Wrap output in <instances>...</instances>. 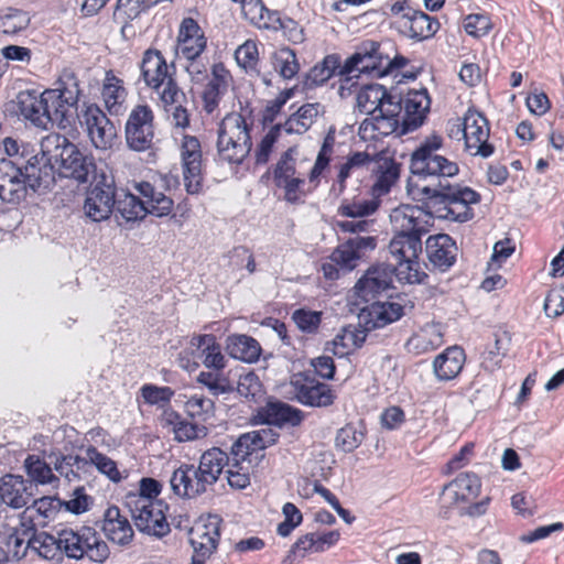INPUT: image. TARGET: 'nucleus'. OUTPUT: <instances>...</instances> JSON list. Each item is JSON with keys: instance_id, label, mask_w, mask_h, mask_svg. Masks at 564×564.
Listing matches in <instances>:
<instances>
[{"instance_id": "2eb2a0df", "label": "nucleus", "mask_w": 564, "mask_h": 564, "mask_svg": "<svg viewBox=\"0 0 564 564\" xmlns=\"http://www.w3.org/2000/svg\"><path fill=\"white\" fill-rule=\"evenodd\" d=\"M387 56L379 52V44L375 41L362 42L349 56L340 68L341 76H348L354 72L373 74L378 77L387 75V66H384ZM346 77V80H349Z\"/></svg>"}, {"instance_id": "473e14b6", "label": "nucleus", "mask_w": 564, "mask_h": 564, "mask_svg": "<svg viewBox=\"0 0 564 564\" xmlns=\"http://www.w3.org/2000/svg\"><path fill=\"white\" fill-rule=\"evenodd\" d=\"M161 424L180 443L194 441L207 435L206 426L192 423L172 410L163 412Z\"/></svg>"}, {"instance_id": "37998d69", "label": "nucleus", "mask_w": 564, "mask_h": 564, "mask_svg": "<svg viewBox=\"0 0 564 564\" xmlns=\"http://www.w3.org/2000/svg\"><path fill=\"white\" fill-rule=\"evenodd\" d=\"M259 415L265 424L279 427L285 423L297 425L302 420L299 410L282 402H269Z\"/></svg>"}, {"instance_id": "603ef678", "label": "nucleus", "mask_w": 564, "mask_h": 564, "mask_svg": "<svg viewBox=\"0 0 564 564\" xmlns=\"http://www.w3.org/2000/svg\"><path fill=\"white\" fill-rule=\"evenodd\" d=\"M256 437H258V435H253L251 432L240 435L231 445L230 454H228L229 459L242 465L245 463L252 464V458H258L261 452Z\"/></svg>"}, {"instance_id": "052dcab7", "label": "nucleus", "mask_w": 564, "mask_h": 564, "mask_svg": "<svg viewBox=\"0 0 564 564\" xmlns=\"http://www.w3.org/2000/svg\"><path fill=\"white\" fill-rule=\"evenodd\" d=\"M87 466V459L79 455H62L54 462L55 470L68 481L79 479V471Z\"/></svg>"}, {"instance_id": "0eeeda50", "label": "nucleus", "mask_w": 564, "mask_h": 564, "mask_svg": "<svg viewBox=\"0 0 564 564\" xmlns=\"http://www.w3.org/2000/svg\"><path fill=\"white\" fill-rule=\"evenodd\" d=\"M174 66L158 50L149 48L143 53L140 70L145 86L152 89L161 102H177L184 98V91L174 78Z\"/></svg>"}, {"instance_id": "6e6d98bb", "label": "nucleus", "mask_w": 564, "mask_h": 564, "mask_svg": "<svg viewBox=\"0 0 564 564\" xmlns=\"http://www.w3.org/2000/svg\"><path fill=\"white\" fill-rule=\"evenodd\" d=\"M31 23L30 13L17 9L6 8L0 11V32L7 35H15L28 29Z\"/></svg>"}, {"instance_id": "cd10ccee", "label": "nucleus", "mask_w": 564, "mask_h": 564, "mask_svg": "<svg viewBox=\"0 0 564 564\" xmlns=\"http://www.w3.org/2000/svg\"><path fill=\"white\" fill-rule=\"evenodd\" d=\"M371 172L373 183L370 187V195L378 200L388 195L400 177V164L391 158H372Z\"/></svg>"}, {"instance_id": "bf43d9fd", "label": "nucleus", "mask_w": 564, "mask_h": 564, "mask_svg": "<svg viewBox=\"0 0 564 564\" xmlns=\"http://www.w3.org/2000/svg\"><path fill=\"white\" fill-rule=\"evenodd\" d=\"M379 206L380 200L371 196L370 199H355L351 202H344L338 207V214L349 218H361L375 214Z\"/></svg>"}, {"instance_id": "6e6552de", "label": "nucleus", "mask_w": 564, "mask_h": 564, "mask_svg": "<svg viewBox=\"0 0 564 564\" xmlns=\"http://www.w3.org/2000/svg\"><path fill=\"white\" fill-rule=\"evenodd\" d=\"M59 543L63 549V557L66 556L75 561L87 558L93 563L102 564L110 555L108 544L90 527H82L78 530L62 529Z\"/></svg>"}, {"instance_id": "ea45409f", "label": "nucleus", "mask_w": 564, "mask_h": 564, "mask_svg": "<svg viewBox=\"0 0 564 564\" xmlns=\"http://www.w3.org/2000/svg\"><path fill=\"white\" fill-rule=\"evenodd\" d=\"M61 530L56 535L45 531L33 532L29 539L28 545L35 551L42 558L61 563L63 561V549L59 543Z\"/></svg>"}, {"instance_id": "a18cd8bd", "label": "nucleus", "mask_w": 564, "mask_h": 564, "mask_svg": "<svg viewBox=\"0 0 564 564\" xmlns=\"http://www.w3.org/2000/svg\"><path fill=\"white\" fill-rule=\"evenodd\" d=\"M443 344V333L438 324H427L414 334L406 343L410 350L424 354L438 348Z\"/></svg>"}, {"instance_id": "e433bc0d", "label": "nucleus", "mask_w": 564, "mask_h": 564, "mask_svg": "<svg viewBox=\"0 0 564 564\" xmlns=\"http://www.w3.org/2000/svg\"><path fill=\"white\" fill-rule=\"evenodd\" d=\"M465 352L458 346L446 348L437 355L433 361V371L440 381L455 379L462 371L465 364Z\"/></svg>"}, {"instance_id": "aec40b11", "label": "nucleus", "mask_w": 564, "mask_h": 564, "mask_svg": "<svg viewBox=\"0 0 564 564\" xmlns=\"http://www.w3.org/2000/svg\"><path fill=\"white\" fill-rule=\"evenodd\" d=\"M394 275H398V271L392 264L372 265L357 281L355 292L362 301L370 302L392 286Z\"/></svg>"}, {"instance_id": "c9c22d12", "label": "nucleus", "mask_w": 564, "mask_h": 564, "mask_svg": "<svg viewBox=\"0 0 564 564\" xmlns=\"http://www.w3.org/2000/svg\"><path fill=\"white\" fill-rule=\"evenodd\" d=\"M366 337V330L360 325H348L343 327L334 339L326 344V350L337 357H346L360 348Z\"/></svg>"}, {"instance_id": "ddd939ff", "label": "nucleus", "mask_w": 564, "mask_h": 564, "mask_svg": "<svg viewBox=\"0 0 564 564\" xmlns=\"http://www.w3.org/2000/svg\"><path fill=\"white\" fill-rule=\"evenodd\" d=\"M296 150L289 148L278 160L273 170V182L284 192V199L290 204L304 202L307 193L304 191L305 180L296 171Z\"/></svg>"}, {"instance_id": "20e7f679", "label": "nucleus", "mask_w": 564, "mask_h": 564, "mask_svg": "<svg viewBox=\"0 0 564 564\" xmlns=\"http://www.w3.org/2000/svg\"><path fill=\"white\" fill-rule=\"evenodd\" d=\"M444 147L442 135L432 133L420 141L410 155V171L415 178L409 183H419L426 180L436 181L431 187L451 185L446 180L458 174V164L445 155L440 154Z\"/></svg>"}, {"instance_id": "69168bd1", "label": "nucleus", "mask_w": 564, "mask_h": 564, "mask_svg": "<svg viewBox=\"0 0 564 564\" xmlns=\"http://www.w3.org/2000/svg\"><path fill=\"white\" fill-rule=\"evenodd\" d=\"M252 464L245 463L243 465L238 462L229 459L227 465V480L231 488L245 489L250 485V473Z\"/></svg>"}, {"instance_id": "2f4dec72", "label": "nucleus", "mask_w": 564, "mask_h": 564, "mask_svg": "<svg viewBox=\"0 0 564 564\" xmlns=\"http://www.w3.org/2000/svg\"><path fill=\"white\" fill-rule=\"evenodd\" d=\"M210 70L212 78L202 94L203 108L207 113H213L217 109L231 83L230 72L223 63L213 64Z\"/></svg>"}, {"instance_id": "7c9ffc66", "label": "nucleus", "mask_w": 564, "mask_h": 564, "mask_svg": "<svg viewBox=\"0 0 564 564\" xmlns=\"http://www.w3.org/2000/svg\"><path fill=\"white\" fill-rule=\"evenodd\" d=\"M480 479L475 474H459L453 481L444 486L441 500L456 505L475 499L480 492Z\"/></svg>"}, {"instance_id": "f3484780", "label": "nucleus", "mask_w": 564, "mask_h": 564, "mask_svg": "<svg viewBox=\"0 0 564 564\" xmlns=\"http://www.w3.org/2000/svg\"><path fill=\"white\" fill-rule=\"evenodd\" d=\"M185 189L195 195L203 188L202 147L196 137L184 135L180 147Z\"/></svg>"}, {"instance_id": "4468645a", "label": "nucleus", "mask_w": 564, "mask_h": 564, "mask_svg": "<svg viewBox=\"0 0 564 564\" xmlns=\"http://www.w3.org/2000/svg\"><path fill=\"white\" fill-rule=\"evenodd\" d=\"M489 123L486 117L475 110L468 109L463 120V135L466 151L474 156L489 158L494 153V145L488 142Z\"/></svg>"}, {"instance_id": "5701e85b", "label": "nucleus", "mask_w": 564, "mask_h": 564, "mask_svg": "<svg viewBox=\"0 0 564 564\" xmlns=\"http://www.w3.org/2000/svg\"><path fill=\"white\" fill-rule=\"evenodd\" d=\"M397 108L388 104V115H368L359 126L358 135L364 141H377L382 137L392 134L400 127V116H397Z\"/></svg>"}, {"instance_id": "72a5a7b5", "label": "nucleus", "mask_w": 564, "mask_h": 564, "mask_svg": "<svg viewBox=\"0 0 564 564\" xmlns=\"http://www.w3.org/2000/svg\"><path fill=\"white\" fill-rule=\"evenodd\" d=\"M30 482L22 476L4 475L0 480V503L13 509L25 507L31 498Z\"/></svg>"}, {"instance_id": "8fccbe9b", "label": "nucleus", "mask_w": 564, "mask_h": 564, "mask_svg": "<svg viewBox=\"0 0 564 564\" xmlns=\"http://www.w3.org/2000/svg\"><path fill=\"white\" fill-rule=\"evenodd\" d=\"M340 57L336 54H329L322 62L313 66L306 75L305 86L313 88L325 84L338 70L340 75Z\"/></svg>"}, {"instance_id": "13d9d810", "label": "nucleus", "mask_w": 564, "mask_h": 564, "mask_svg": "<svg viewBox=\"0 0 564 564\" xmlns=\"http://www.w3.org/2000/svg\"><path fill=\"white\" fill-rule=\"evenodd\" d=\"M273 67L284 79H292L300 70V64L293 50L284 47L273 55Z\"/></svg>"}, {"instance_id": "4c0bfd02", "label": "nucleus", "mask_w": 564, "mask_h": 564, "mask_svg": "<svg viewBox=\"0 0 564 564\" xmlns=\"http://www.w3.org/2000/svg\"><path fill=\"white\" fill-rule=\"evenodd\" d=\"M228 462V454L218 447L209 448L202 454L196 470L206 488L218 480Z\"/></svg>"}, {"instance_id": "864d4df0", "label": "nucleus", "mask_w": 564, "mask_h": 564, "mask_svg": "<svg viewBox=\"0 0 564 564\" xmlns=\"http://www.w3.org/2000/svg\"><path fill=\"white\" fill-rule=\"evenodd\" d=\"M24 469L30 481L36 485H57L58 478L51 466L37 455H29L24 460Z\"/></svg>"}, {"instance_id": "58836bf2", "label": "nucleus", "mask_w": 564, "mask_h": 564, "mask_svg": "<svg viewBox=\"0 0 564 564\" xmlns=\"http://www.w3.org/2000/svg\"><path fill=\"white\" fill-rule=\"evenodd\" d=\"M101 96L110 115L118 116L123 112L127 90L122 79L115 76L111 70L106 73Z\"/></svg>"}, {"instance_id": "1a4fd4ad", "label": "nucleus", "mask_w": 564, "mask_h": 564, "mask_svg": "<svg viewBox=\"0 0 564 564\" xmlns=\"http://www.w3.org/2000/svg\"><path fill=\"white\" fill-rule=\"evenodd\" d=\"M377 247V238L373 236L350 237L338 245L332 254L321 265V271L327 280H337L340 271L350 272L356 269Z\"/></svg>"}, {"instance_id": "c03bdc74", "label": "nucleus", "mask_w": 564, "mask_h": 564, "mask_svg": "<svg viewBox=\"0 0 564 564\" xmlns=\"http://www.w3.org/2000/svg\"><path fill=\"white\" fill-rule=\"evenodd\" d=\"M227 351L235 359L252 364L258 361L261 347L259 343L250 336L232 335L228 337Z\"/></svg>"}, {"instance_id": "49530a36", "label": "nucleus", "mask_w": 564, "mask_h": 564, "mask_svg": "<svg viewBox=\"0 0 564 564\" xmlns=\"http://www.w3.org/2000/svg\"><path fill=\"white\" fill-rule=\"evenodd\" d=\"M248 19L259 29L269 31H280L282 26L281 13L276 10L268 9L262 0H250Z\"/></svg>"}, {"instance_id": "6ab92c4d", "label": "nucleus", "mask_w": 564, "mask_h": 564, "mask_svg": "<svg viewBox=\"0 0 564 564\" xmlns=\"http://www.w3.org/2000/svg\"><path fill=\"white\" fill-rule=\"evenodd\" d=\"M397 108V116L402 113V98L398 94L389 93L382 85L371 84L364 86L357 94V107L361 113L388 115V104Z\"/></svg>"}, {"instance_id": "412c9836", "label": "nucleus", "mask_w": 564, "mask_h": 564, "mask_svg": "<svg viewBox=\"0 0 564 564\" xmlns=\"http://www.w3.org/2000/svg\"><path fill=\"white\" fill-rule=\"evenodd\" d=\"M223 520L217 514L202 518L189 531V544L193 551L212 555L219 543Z\"/></svg>"}, {"instance_id": "774afa93", "label": "nucleus", "mask_w": 564, "mask_h": 564, "mask_svg": "<svg viewBox=\"0 0 564 564\" xmlns=\"http://www.w3.org/2000/svg\"><path fill=\"white\" fill-rule=\"evenodd\" d=\"M237 392L241 397L252 401H258L264 393L259 377L252 371L239 377Z\"/></svg>"}, {"instance_id": "423d86ee", "label": "nucleus", "mask_w": 564, "mask_h": 564, "mask_svg": "<svg viewBox=\"0 0 564 564\" xmlns=\"http://www.w3.org/2000/svg\"><path fill=\"white\" fill-rule=\"evenodd\" d=\"M251 148L250 126L246 118L238 112L225 116L218 128V161L239 165L249 155Z\"/></svg>"}, {"instance_id": "7ed1b4c3", "label": "nucleus", "mask_w": 564, "mask_h": 564, "mask_svg": "<svg viewBox=\"0 0 564 564\" xmlns=\"http://www.w3.org/2000/svg\"><path fill=\"white\" fill-rule=\"evenodd\" d=\"M52 186V170L48 165H40L37 154L30 158L25 165L12 159L0 160V199L7 203H19L28 188L47 189Z\"/></svg>"}, {"instance_id": "c85d7f7f", "label": "nucleus", "mask_w": 564, "mask_h": 564, "mask_svg": "<svg viewBox=\"0 0 564 564\" xmlns=\"http://www.w3.org/2000/svg\"><path fill=\"white\" fill-rule=\"evenodd\" d=\"M101 531L111 543L119 546L129 545L134 536L130 521L117 506H110L106 509Z\"/></svg>"}, {"instance_id": "338daca9", "label": "nucleus", "mask_w": 564, "mask_h": 564, "mask_svg": "<svg viewBox=\"0 0 564 564\" xmlns=\"http://www.w3.org/2000/svg\"><path fill=\"white\" fill-rule=\"evenodd\" d=\"M237 64L246 72H257L259 61V52L256 42L248 40L237 47L235 52Z\"/></svg>"}, {"instance_id": "9b49d317", "label": "nucleus", "mask_w": 564, "mask_h": 564, "mask_svg": "<svg viewBox=\"0 0 564 564\" xmlns=\"http://www.w3.org/2000/svg\"><path fill=\"white\" fill-rule=\"evenodd\" d=\"M124 505L140 532L158 538L170 532V524L166 520L169 507L163 500H147L140 497L124 500Z\"/></svg>"}, {"instance_id": "bb28decb", "label": "nucleus", "mask_w": 564, "mask_h": 564, "mask_svg": "<svg viewBox=\"0 0 564 564\" xmlns=\"http://www.w3.org/2000/svg\"><path fill=\"white\" fill-rule=\"evenodd\" d=\"M425 249L430 264L441 272L447 271L456 262V242L446 234L430 236Z\"/></svg>"}, {"instance_id": "e2e57ef3", "label": "nucleus", "mask_w": 564, "mask_h": 564, "mask_svg": "<svg viewBox=\"0 0 564 564\" xmlns=\"http://www.w3.org/2000/svg\"><path fill=\"white\" fill-rule=\"evenodd\" d=\"M185 410L192 417L200 421H207L214 416L215 403L212 399L194 393L185 402Z\"/></svg>"}, {"instance_id": "de8ad7c7", "label": "nucleus", "mask_w": 564, "mask_h": 564, "mask_svg": "<svg viewBox=\"0 0 564 564\" xmlns=\"http://www.w3.org/2000/svg\"><path fill=\"white\" fill-rule=\"evenodd\" d=\"M368 315L367 324L371 328H382L399 321L404 315V307L397 302H378L371 305Z\"/></svg>"}, {"instance_id": "a878e982", "label": "nucleus", "mask_w": 564, "mask_h": 564, "mask_svg": "<svg viewBox=\"0 0 564 564\" xmlns=\"http://www.w3.org/2000/svg\"><path fill=\"white\" fill-rule=\"evenodd\" d=\"M43 93L35 90H23L17 96V107L19 115L36 128L47 130L50 127V111L44 105Z\"/></svg>"}, {"instance_id": "09e8293b", "label": "nucleus", "mask_w": 564, "mask_h": 564, "mask_svg": "<svg viewBox=\"0 0 564 564\" xmlns=\"http://www.w3.org/2000/svg\"><path fill=\"white\" fill-rule=\"evenodd\" d=\"M115 209L127 221L141 220L147 215L144 199L124 191L116 189Z\"/></svg>"}, {"instance_id": "f257e3e1", "label": "nucleus", "mask_w": 564, "mask_h": 564, "mask_svg": "<svg viewBox=\"0 0 564 564\" xmlns=\"http://www.w3.org/2000/svg\"><path fill=\"white\" fill-rule=\"evenodd\" d=\"M408 194L422 206L400 205L390 213L394 234L416 236L420 239L430 231L433 218L464 223L473 217L471 204L479 202V194L458 185H430L408 183Z\"/></svg>"}, {"instance_id": "f704fd0d", "label": "nucleus", "mask_w": 564, "mask_h": 564, "mask_svg": "<svg viewBox=\"0 0 564 564\" xmlns=\"http://www.w3.org/2000/svg\"><path fill=\"white\" fill-rule=\"evenodd\" d=\"M192 354L199 358L206 368L220 370L225 367V357L221 347L212 334L195 336L189 341Z\"/></svg>"}, {"instance_id": "c756f323", "label": "nucleus", "mask_w": 564, "mask_h": 564, "mask_svg": "<svg viewBox=\"0 0 564 564\" xmlns=\"http://www.w3.org/2000/svg\"><path fill=\"white\" fill-rule=\"evenodd\" d=\"M170 486L174 495L188 499L207 490L193 464H182L176 468L170 477Z\"/></svg>"}, {"instance_id": "9d476101", "label": "nucleus", "mask_w": 564, "mask_h": 564, "mask_svg": "<svg viewBox=\"0 0 564 564\" xmlns=\"http://www.w3.org/2000/svg\"><path fill=\"white\" fill-rule=\"evenodd\" d=\"M388 252L400 280L408 283H422L427 275L421 270L419 256L422 252V239L416 236L394 234L388 245Z\"/></svg>"}, {"instance_id": "b1692460", "label": "nucleus", "mask_w": 564, "mask_h": 564, "mask_svg": "<svg viewBox=\"0 0 564 564\" xmlns=\"http://www.w3.org/2000/svg\"><path fill=\"white\" fill-rule=\"evenodd\" d=\"M207 47V37L196 20L184 18L177 34V53L182 58L199 57Z\"/></svg>"}, {"instance_id": "5fc2aeb1", "label": "nucleus", "mask_w": 564, "mask_h": 564, "mask_svg": "<svg viewBox=\"0 0 564 564\" xmlns=\"http://www.w3.org/2000/svg\"><path fill=\"white\" fill-rule=\"evenodd\" d=\"M372 163V156L367 152H355L347 158V160L339 165L336 184L338 193L343 194L346 189L347 180L352 176L357 171L369 167Z\"/></svg>"}, {"instance_id": "4d7b16f0", "label": "nucleus", "mask_w": 564, "mask_h": 564, "mask_svg": "<svg viewBox=\"0 0 564 564\" xmlns=\"http://www.w3.org/2000/svg\"><path fill=\"white\" fill-rule=\"evenodd\" d=\"M85 454L86 456L84 458L87 459V465H94L100 474L105 475L112 482L118 484L122 480L123 477L116 462L100 453L95 446H88L85 449Z\"/></svg>"}, {"instance_id": "79ce46f5", "label": "nucleus", "mask_w": 564, "mask_h": 564, "mask_svg": "<svg viewBox=\"0 0 564 564\" xmlns=\"http://www.w3.org/2000/svg\"><path fill=\"white\" fill-rule=\"evenodd\" d=\"M403 28L408 29V35L411 39L423 41L431 39L440 29V22L421 10L410 12L406 21H403Z\"/></svg>"}, {"instance_id": "f8f14e48", "label": "nucleus", "mask_w": 564, "mask_h": 564, "mask_svg": "<svg viewBox=\"0 0 564 564\" xmlns=\"http://www.w3.org/2000/svg\"><path fill=\"white\" fill-rule=\"evenodd\" d=\"M79 121L96 150L109 151L119 144L117 127L97 105L85 106Z\"/></svg>"}, {"instance_id": "680f3d73", "label": "nucleus", "mask_w": 564, "mask_h": 564, "mask_svg": "<svg viewBox=\"0 0 564 564\" xmlns=\"http://www.w3.org/2000/svg\"><path fill=\"white\" fill-rule=\"evenodd\" d=\"M197 382L206 387L214 397L231 393L235 388L230 380L217 371H202L197 376Z\"/></svg>"}, {"instance_id": "a211bd4d", "label": "nucleus", "mask_w": 564, "mask_h": 564, "mask_svg": "<svg viewBox=\"0 0 564 564\" xmlns=\"http://www.w3.org/2000/svg\"><path fill=\"white\" fill-rule=\"evenodd\" d=\"M116 187L112 181L104 177L88 192L84 202V213L93 221L106 220L115 210Z\"/></svg>"}, {"instance_id": "39448f33", "label": "nucleus", "mask_w": 564, "mask_h": 564, "mask_svg": "<svg viewBox=\"0 0 564 564\" xmlns=\"http://www.w3.org/2000/svg\"><path fill=\"white\" fill-rule=\"evenodd\" d=\"M43 95L45 108L50 111V126L56 124L62 129L70 126L73 112L77 109L82 95L77 75L70 69H64L55 87L45 89Z\"/></svg>"}, {"instance_id": "393cba45", "label": "nucleus", "mask_w": 564, "mask_h": 564, "mask_svg": "<svg viewBox=\"0 0 564 564\" xmlns=\"http://www.w3.org/2000/svg\"><path fill=\"white\" fill-rule=\"evenodd\" d=\"M431 99L426 89L411 90L405 99H402L404 113L400 116L402 132H410L421 127L430 111Z\"/></svg>"}, {"instance_id": "f03ea898", "label": "nucleus", "mask_w": 564, "mask_h": 564, "mask_svg": "<svg viewBox=\"0 0 564 564\" xmlns=\"http://www.w3.org/2000/svg\"><path fill=\"white\" fill-rule=\"evenodd\" d=\"M37 153L40 165H48L52 170V185L56 174L61 177L74 178L79 183L88 181V176L95 170L91 158L85 155L66 137L51 133L44 137Z\"/></svg>"}, {"instance_id": "0e129e2a", "label": "nucleus", "mask_w": 564, "mask_h": 564, "mask_svg": "<svg viewBox=\"0 0 564 564\" xmlns=\"http://www.w3.org/2000/svg\"><path fill=\"white\" fill-rule=\"evenodd\" d=\"M158 2V0H117L115 15L123 20H133Z\"/></svg>"}, {"instance_id": "3c124183", "label": "nucleus", "mask_w": 564, "mask_h": 564, "mask_svg": "<svg viewBox=\"0 0 564 564\" xmlns=\"http://www.w3.org/2000/svg\"><path fill=\"white\" fill-rule=\"evenodd\" d=\"M319 112V104H305L285 121L283 128L286 133L302 134L312 127Z\"/></svg>"}, {"instance_id": "a19ab883", "label": "nucleus", "mask_w": 564, "mask_h": 564, "mask_svg": "<svg viewBox=\"0 0 564 564\" xmlns=\"http://www.w3.org/2000/svg\"><path fill=\"white\" fill-rule=\"evenodd\" d=\"M137 191L144 199L147 214L164 217L173 209V200L154 188L149 182H141L135 185Z\"/></svg>"}, {"instance_id": "4be33fe9", "label": "nucleus", "mask_w": 564, "mask_h": 564, "mask_svg": "<svg viewBox=\"0 0 564 564\" xmlns=\"http://www.w3.org/2000/svg\"><path fill=\"white\" fill-rule=\"evenodd\" d=\"M296 400L308 406H328L335 395L329 386L305 377H294L291 381Z\"/></svg>"}, {"instance_id": "dca6fc26", "label": "nucleus", "mask_w": 564, "mask_h": 564, "mask_svg": "<svg viewBox=\"0 0 564 564\" xmlns=\"http://www.w3.org/2000/svg\"><path fill=\"white\" fill-rule=\"evenodd\" d=\"M154 138L153 112L148 105L135 106L126 122L127 145L133 151L151 148Z\"/></svg>"}]
</instances>
